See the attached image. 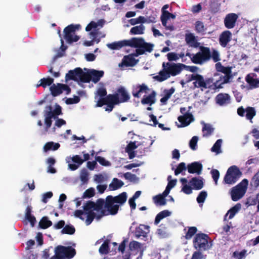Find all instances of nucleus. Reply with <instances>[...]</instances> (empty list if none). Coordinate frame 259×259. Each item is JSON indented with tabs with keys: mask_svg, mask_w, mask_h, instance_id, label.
Masks as SVG:
<instances>
[{
	"mask_svg": "<svg viewBox=\"0 0 259 259\" xmlns=\"http://www.w3.org/2000/svg\"><path fill=\"white\" fill-rule=\"evenodd\" d=\"M127 194L123 192L117 196L108 195L105 200L98 199L96 202L87 201L83 206V210L77 209L74 212V215L84 221L83 215H87L85 224L90 225L94 219L100 220L102 217L108 215H114L118 213L119 207L125 203Z\"/></svg>",
	"mask_w": 259,
	"mask_h": 259,
	"instance_id": "obj_1",
	"label": "nucleus"
},
{
	"mask_svg": "<svg viewBox=\"0 0 259 259\" xmlns=\"http://www.w3.org/2000/svg\"><path fill=\"white\" fill-rule=\"evenodd\" d=\"M130 99V96L123 87H120L113 94H109L106 98L101 99L96 105L97 107H101L106 105L104 108L106 111L111 112L115 105L121 103L128 102Z\"/></svg>",
	"mask_w": 259,
	"mask_h": 259,
	"instance_id": "obj_2",
	"label": "nucleus"
},
{
	"mask_svg": "<svg viewBox=\"0 0 259 259\" xmlns=\"http://www.w3.org/2000/svg\"><path fill=\"white\" fill-rule=\"evenodd\" d=\"M103 71L92 70L89 73L84 72L82 69L78 67L74 70H70L65 75V80H72L81 82L89 83L92 80L94 83L98 82L103 76Z\"/></svg>",
	"mask_w": 259,
	"mask_h": 259,
	"instance_id": "obj_3",
	"label": "nucleus"
},
{
	"mask_svg": "<svg viewBox=\"0 0 259 259\" xmlns=\"http://www.w3.org/2000/svg\"><path fill=\"white\" fill-rule=\"evenodd\" d=\"M62 114L61 107L58 104L56 105L55 109L53 110L51 105L46 106L44 111V116L45 117V131L48 132L52 124V118L56 119L55 125L58 127L66 124L65 120L61 118H58V116Z\"/></svg>",
	"mask_w": 259,
	"mask_h": 259,
	"instance_id": "obj_4",
	"label": "nucleus"
},
{
	"mask_svg": "<svg viewBox=\"0 0 259 259\" xmlns=\"http://www.w3.org/2000/svg\"><path fill=\"white\" fill-rule=\"evenodd\" d=\"M162 67V69L159 72V74L153 77L155 80L159 82L167 79L170 76H175L180 74L183 68L186 67V65L180 63L163 62Z\"/></svg>",
	"mask_w": 259,
	"mask_h": 259,
	"instance_id": "obj_5",
	"label": "nucleus"
},
{
	"mask_svg": "<svg viewBox=\"0 0 259 259\" xmlns=\"http://www.w3.org/2000/svg\"><path fill=\"white\" fill-rule=\"evenodd\" d=\"M194 81L193 84L195 88H200L201 91L204 89H208L210 90H213L214 85H213V78H206L204 79V77L199 74H192L189 76L187 80V82ZM214 87H215L214 85Z\"/></svg>",
	"mask_w": 259,
	"mask_h": 259,
	"instance_id": "obj_6",
	"label": "nucleus"
},
{
	"mask_svg": "<svg viewBox=\"0 0 259 259\" xmlns=\"http://www.w3.org/2000/svg\"><path fill=\"white\" fill-rule=\"evenodd\" d=\"M154 47V44L145 42L144 39L142 37H133L131 38V47L136 48L135 54L136 57L143 55L146 52H152Z\"/></svg>",
	"mask_w": 259,
	"mask_h": 259,
	"instance_id": "obj_7",
	"label": "nucleus"
},
{
	"mask_svg": "<svg viewBox=\"0 0 259 259\" xmlns=\"http://www.w3.org/2000/svg\"><path fill=\"white\" fill-rule=\"evenodd\" d=\"M199 50L200 51L195 54L187 52L186 56L189 57L193 63L202 65L210 60L211 52L209 48L204 46L200 47Z\"/></svg>",
	"mask_w": 259,
	"mask_h": 259,
	"instance_id": "obj_8",
	"label": "nucleus"
},
{
	"mask_svg": "<svg viewBox=\"0 0 259 259\" xmlns=\"http://www.w3.org/2000/svg\"><path fill=\"white\" fill-rule=\"evenodd\" d=\"M212 240L209 236L204 233L196 234L193 241L194 247L199 251L209 249L211 246Z\"/></svg>",
	"mask_w": 259,
	"mask_h": 259,
	"instance_id": "obj_9",
	"label": "nucleus"
},
{
	"mask_svg": "<svg viewBox=\"0 0 259 259\" xmlns=\"http://www.w3.org/2000/svg\"><path fill=\"white\" fill-rule=\"evenodd\" d=\"M76 253L75 249L71 246H57L55 249V255L51 259H70Z\"/></svg>",
	"mask_w": 259,
	"mask_h": 259,
	"instance_id": "obj_10",
	"label": "nucleus"
},
{
	"mask_svg": "<svg viewBox=\"0 0 259 259\" xmlns=\"http://www.w3.org/2000/svg\"><path fill=\"white\" fill-rule=\"evenodd\" d=\"M248 184V181L244 179L231 189L230 194L233 201H237L244 195L247 189Z\"/></svg>",
	"mask_w": 259,
	"mask_h": 259,
	"instance_id": "obj_11",
	"label": "nucleus"
},
{
	"mask_svg": "<svg viewBox=\"0 0 259 259\" xmlns=\"http://www.w3.org/2000/svg\"><path fill=\"white\" fill-rule=\"evenodd\" d=\"M80 27V25L79 24H70L64 29V38L68 44H71L77 41L79 39V36L75 35V32Z\"/></svg>",
	"mask_w": 259,
	"mask_h": 259,
	"instance_id": "obj_12",
	"label": "nucleus"
},
{
	"mask_svg": "<svg viewBox=\"0 0 259 259\" xmlns=\"http://www.w3.org/2000/svg\"><path fill=\"white\" fill-rule=\"evenodd\" d=\"M241 175L242 172L237 166H231L228 169L224 181L228 184H234Z\"/></svg>",
	"mask_w": 259,
	"mask_h": 259,
	"instance_id": "obj_13",
	"label": "nucleus"
},
{
	"mask_svg": "<svg viewBox=\"0 0 259 259\" xmlns=\"http://www.w3.org/2000/svg\"><path fill=\"white\" fill-rule=\"evenodd\" d=\"M232 77V75L230 74H224L220 76L219 78L214 81L213 79V85H215V88H213V91H216L218 90L223 88L222 85L227 83L229 82L230 79Z\"/></svg>",
	"mask_w": 259,
	"mask_h": 259,
	"instance_id": "obj_14",
	"label": "nucleus"
},
{
	"mask_svg": "<svg viewBox=\"0 0 259 259\" xmlns=\"http://www.w3.org/2000/svg\"><path fill=\"white\" fill-rule=\"evenodd\" d=\"M215 103L220 106H226L231 103V96L227 93H220L215 97Z\"/></svg>",
	"mask_w": 259,
	"mask_h": 259,
	"instance_id": "obj_15",
	"label": "nucleus"
},
{
	"mask_svg": "<svg viewBox=\"0 0 259 259\" xmlns=\"http://www.w3.org/2000/svg\"><path fill=\"white\" fill-rule=\"evenodd\" d=\"M150 90L148 87L145 83L142 84H138L136 87H134L132 90L133 96L137 98L140 97V94L142 93H147Z\"/></svg>",
	"mask_w": 259,
	"mask_h": 259,
	"instance_id": "obj_16",
	"label": "nucleus"
},
{
	"mask_svg": "<svg viewBox=\"0 0 259 259\" xmlns=\"http://www.w3.org/2000/svg\"><path fill=\"white\" fill-rule=\"evenodd\" d=\"M237 19L238 15L235 13L227 15L224 20L225 27L228 29L234 28Z\"/></svg>",
	"mask_w": 259,
	"mask_h": 259,
	"instance_id": "obj_17",
	"label": "nucleus"
},
{
	"mask_svg": "<svg viewBox=\"0 0 259 259\" xmlns=\"http://www.w3.org/2000/svg\"><path fill=\"white\" fill-rule=\"evenodd\" d=\"M185 41L187 45L190 47L199 48L200 43L199 42L193 33H186L185 36Z\"/></svg>",
	"mask_w": 259,
	"mask_h": 259,
	"instance_id": "obj_18",
	"label": "nucleus"
},
{
	"mask_svg": "<svg viewBox=\"0 0 259 259\" xmlns=\"http://www.w3.org/2000/svg\"><path fill=\"white\" fill-rule=\"evenodd\" d=\"M131 39L129 40H123L119 41H115L111 44H108L107 46L111 50H119L124 46L131 47Z\"/></svg>",
	"mask_w": 259,
	"mask_h": 259,
	"instance_id": "obj_19",
	"label": "nucleus"
},
{
	"mask_svg": "<svg viewBox=\"0 0 259 259\" xmlns=\"http://www.w3.org/2000/svg\"><path fill=\"white\" fill-rule=\"evenodd\" d=\"M178 119L181 123V126L185 127L188 126L191 122L193 121L194 118L191 113L186 112L183 115L180 116Z\"/></svg>",
	"mask_w": 259,
	"mask_h": 259,
	"instance_id": "obj_20",
	"label": "nucleus"
},
{
	"mask_svg": "<svg viewBox=\"0 0 259 259\" xmlns=\"http://www.w3.org/2000/svg\"><path fill=\"white\" fill-rule=\"evenodd\" d=\"M257 75L254 73H249L245 77L246 81L248 83L250 89H255L259 87V78H254Z\"/></svg>",
	"mask_w": 259,
	"mask_h": 259,
	"instance_id": "obj_21",
	"label": "nucleus"
},
{
	"mask_svg": "<svg viewBox=\"0 0 259 259\" xmlns=\"http://www.w3.org/2000/svg\"><path fill=\"white\" fill-rule=\"evenodd\" d=\"M149 226L145 225L140 224L136 227L135 235L137 238L140 237H146L149 232Z\"/></svg>",
	"mask_w": 259,
	"mask_h": 259,
	"instance_id": "obj_22",
	"label": "nucleus"
},
{
	"mask_svg": "<svg viewBox=\"0 0 259 259\" xmlns=\"http://www.w3.org/2000/svg\"><path fill=\"white\" fill-rule=\"evenodd\" d=\"M202 164L199 162H194L187 165L188 171L190 174L199 175L202 169Z\"/></svg>",
	"mask_w": 259,
	"mask_h": 259,
	"instance_id": "obj_23",
	"label": "nucleus"
},
{
	"mask_svg": "<svg viewBox=\"0 0 259 259\" xmlns=\"http://www.w3.org/2000/svg\"><path fill=\"white\" fill-rule=\"evenodd\" d=\"M231 32L229 30H226L222 33L220 36L219 42L223 47H226L231 39Z\"/></svg>",
	"mask_w": 259,
	"mask_h": 259,
	"instance_id": "obj_24",
	"label": "nucleus"
},
{
	"mask_svg": "<svg viewBox=\"0 0 259 259\" xmlns=\"http://www.w3.org/2000/svg\"><path fill=\"white\" fill-rule=\"evenodd\" d=\"M189 184L194 190H199L204 186L203 179L201 177H193L189 181Z\"/></svg>",
	"mask_w": 259,
	"mask_h": 259,
	"instance_id": "obj_25",
	"label": "nucleus"
},
{
	"mask_svg": "<svg viewBox=\"0 0 259 259\" xmlns=\"http://www.w3.org/2000/svg\"><path fill=\"white\" fill-rule=\"evenodd\" d=\"M156 95V92L153 91L149 95H144L141 100V103L143 105H149L151 106L155 103Z\"/></svg>",
	"mask_w": 259,
	"mask_h": 259,
	"instance_id": "obj_26",
	"label": "nucleus"
},
{
	"mask_svg": "<svg viewBox=\"0 0 259 259\" xmlns=\"http://www.w3.org/2000/svg\"><path fill=\"white\" fill-rule=\"evenodd\" d=\"M31 206L28 205L25 210V219L30 222L31 226L33 227L36 223V219L34 215H31Z\"/></svg>",
	"mask_w": 259,
	"mask_h": 259,
	"instance_id": "obj_27",
	"label": "nucleus"
},
{
	"mask_svg": "<svg viewBox=\"0 0 259 259\" xmlns=\"http://www.w3.org/2000/svg\"><path fill=\"white\" fill-rule=\"evenodd\" d=\"M137 63L136 59L130 55L125 56L123 57L121 64H119V66L122 65L125 66H134Z\"/></svg>",
	"mask_w": 259,
	"mask_h": 259,
	"instance_id": "obj_28",
	"label": "nucleus"
},
{
	"mask_svg": "<svg viewBox=\"0 0 259 259\" xmlns=\"http://www.w3.org/2000/svg\"><path fill=\"white\" fill-rule=\"evenodd\" d=\"M123 185L124 183L122 181L117 178H114L112 183L110 184L109 187L110 190L114 191L120 188Z\"/></svg>",
	"mask_w": 259,
	"mask_h": 259,
	"instance_id": "obj_29",
	"label": "nucleus"
},
{
	"mask_svg": "<svg viewBox=\"0 0 259 259\" xmlns=\"http://www.w3.org/2000/svg\"><path fill=\"white\" fill-rule=\"evenodd\" d=\"M171 214V212L168 210H164L159 212L156 216L154 224L157 225L159 223L160 221L163 219L169 216Z\"/></svg>",
	"mask_w": 259,
	"mask_h": 259,
	"instance_id": "obj_30",
	"label": "nucleus"
},
{
	"mask_svg": "<svg viewBox=\"0 0 259 259\" xmlns=\"http://www.w3.org/2000/svg\"><path fill=\"white\" fill-rule=\"evenodd\" d=\"M141 247L142 244L141 243L137 241H132L129 243L128 250L132 252L135 251V254H137L141 249Z\"/></svg>",
	"mask_w": 259,
	"mask_h": 259,
	"instance_id": "obj_31",
	"label": "nucleus"
},
{
	"mask_svg": "<svg viewBox=\"0 0 259 259\" xmlns=\"http://www.w3.org/2000/svg\"><path fill=\"white\" fill-rule=\"evenodd\" d=\"M241 205L238 203L235 205L233 207L231 208L226 214L225 217L229 214V219H232L236 213L241 209Z\"/></svg>",
	"mask_w": 259,
	"mask_h": 259,
	"instance_id": "obj_32",
	"label": "nucleus"
},
{
	"mask_svg": "<svg viewBox=\"0 0 259 259\" xmlns=\"http://www.w3.org/2000/svg\"><path fill=\"white\" fill-rule=\"evenodd\" d=\"M90 35L93 37V38L91 40L85 41L84 42V45L85 46L90 47L94 45L95 42H96L97 44L99 43L100 41V38H97L98 32L96 31H91L90 33Z\"/></svg>",
	"mask_w": 259,
	"mask_h": 259,
	"instance_id": "obj_33",
	"label": "nucleus"
},
{
	"mask_svg": "<svg viewBox=\"0 0 259 259\" xmlns=\"http://www.w3.org/2000/svg\"><path fill=\"white\" fill-rule=\"evenodd\" d=\"M220 4L218 0H210L209 3V11L211 14H215L220 11Z\"/></svg>",
	"mask_w": 259,
	"mask_h": 259,
	"instance_id": "obj_34",
	"label": "nucleus"
},
{
	"mask_svg": "<svg viewBox=\"0 0 259 259\" xmlns=\"http://www.w3.org/2000/svg\"><path fill=\"white\" fill-rule=\"evenodd\" d=\"M207 28L201 21H197L195 23V30L197 33L204 34Z\"/></svg>",
	"mask_w": 259,
	"mask_h": 259,
	"instance_id": "obj_35",
	"label": "nucleus"
},
{
	"mask_svg": "<svg viewBox=\"0 0 259 259\" xmlns=\"http://www.w3.org/2000/svg\"><path fill=\"white\" fill-rule=\"evenodd\" d=\"M215 68L218 71L221 72L224 74H231V68L229 67H225L220 62L215 64Z\"/></svg>",
	"mask_w": 259,
	"mask_h": 259,
	"instance_id": "obj_36",
	"label": "nucleus"
},
{
	"mask_svg": "<svg viewBox=\"0 0 259 259\" xmlns=\"http://www.w3.org/2000/svg\"><path fill=\"white\" fill-rule=\"evenodd\" d=\"M60 146V145L58 143H55L53 142H47L44 146V150L45 152L49 150H56Z\"/></svg>",
	"mask_w": 259,
	"mask_h": 259,
	"instance_id": "obj_37",
	"label": "nucleus"
},
{
	"mask_svg": "<svg viewBox=\"0 0 259 259\" xmlns=\"http://www.w3.org/2000/svg\"><path fill=\"white\" fill-rule=\"evenodd\" d=\"M247 255V250L246 249H243L240 251L236 250L232 253L231 257L235 259H244Z\"/></svg>",
	"mask_w": 259,
	"mask_h": 259,
	"instance_id": "obj_38",
	"label": "nucleus"
},
{
	"mask_svg": "<svg viewBox=\"0 0 259 259\" xmlns=\"http://www.w3.org/2000/svg\"><path fill=\"white\" fill-rule=\"evenodd\" d=\"M52 225V222L47 217H44L39 222V226L42 229H46Z\"/></svg>",
	"mask_w": 259,
	"mask_h": 259,
	"instance_id": "obj_39",
	"label": "nucleus"
},
{
	"mask_svg": "<svg viewBox=\"0 0 259 259\" xmlns=\"http://www.w3.org/2000/svg\"><path fill=\"white\" fill-rule=\"evenodd\" d=\"M104 23V20H100L98 21V22H95V21H91L85 27V30L87 31H90L93 29H96L97 28L98 26H101V27L103 26Z\"/></svg>",
	"mask_w": 259,
	"mask_h": 259,
	"instance_id": "obj_40",
	"label": "nucleus"
},
{
	"mask_svg": "<svg viewBox=\"0 0 259 259\" xmlns=\"http://www.w3.org/2000/svg\"><path fill=\"white\" fill-rule=\"evenodd\" d=\"M165 198L162 195L159 194L154 196L153 199L156 204L163 206L166 204V200Z\"/></svg>",
	"mask_w": 259,
	"mask_h": 259,
	"instance_id": "obj_41",
	"label": "nucleus"
},
{
	"mask_svg": "<svg viewBox=\"0 0 259 259\" xmlns=\"http://www.w3.org/2000/svg\"><path fill=\"white\" fill-rule=\"evenodd\" d=\"M145 26L141 24L132 27L130 30V33L132 34H142L144 33Z\"/></svg>",
	"mask_w": 259,
	"mask_h": 259,
	"instance_id": "obj_42",
	"label": "nucleus"
},
{
	"mask_svg": "<svg viewBox=\"0 0 259 259\" xmlns=\"http://www.w3.org/2000/svg\"><path fill=\"white\" fill-rule=\"evenodd\" d=\"M50 91L52 95L54 97L57 96L63 93L62 88L61 86L59 85V83H58L57 85H55V84H54L51 86L50 88Z\"/></svg>",
	"mask_w": 259,
	"mask_h": 259,
	"instance_id": "obj_43",
	"label": "nucleus"
},
{
	"mask_svg": "<svg viewBox=\"0 0 259 259\" xmlns=\"http://www.w3.org/2000/svg\"><path fill=\"white\" fill-rule=\"evenodd\" d=\"M39 81L40 82V83L39 84H37V87H38L41 86L45 88L47 86H49L53 83L54 79L49 77L48 78H43L41 79Z\"/></svg>",
	"mask_w": 259,
	"mask_h": 259,
	"instance_id": "obj_44",
	"label": "nucleus"
},
{
	"mask_svg": "<svg viewBox=\"0 0 259 259\" xmlns=\"http://www.w3.org/2000/svg\"><path fill=\"white\" fill-rule=\"evenodd\" d=\"M107 96V91L105 88H99L95 93V98H96L98 96L100 97V98L97 102V104L101 99L106 98Z\"/></svg>",
	"mask_w": 259,
	"mask_h": 259,
	"instance_id": "obj_45",
	"label": "nucleus"
},
{
	"mask_svg": "<svg viewBox=\"0 0 259 259\" xmlns=\"http://www.w3.org/2000/svg\"><path fill=\"white\" fill-rule=\"evenodd\" d=\"M75 228L72 225H68L65 226L61 231L62 234H66L69 235H72L75 233Z\"/></svg>",
	"mask_w": 259,
	"mask_h": 259,
	"instance_id": "obj_46",
	"label": "nucleus"
},
{
	"mask_svg": "<svg viewBox=\"0 0 259 259\" xmlns=\"http://www.w3.org/2000/svg\"><path fill=\"white\" fill-rule=\"evenodd\" d=\"M109 250V243L107 240L105 241L100 247L99 251L102 254H107Z\"/></svg>",
	"mask_w": 259,
	"mask_h": 259,
	"instance_id": "obj_47",
	"label": "nucleus"
},
{
	"mask_svg": "<svg viewBox=\"0 0 259 259\" xmlns=\"http://www.w3.org/2000/svg\"><path fill=\"white\" fill-rule=\"evenodd\" d=\"M197 229L196 227H189L188 230L186 233L185 238L187 239H190L197 232Z\"/></svg>",
	"mask_w": 259,
	"mask_h": 259,
	"instance_id": "obj_48",
	"label": "nucleus"
},
{
	"mask_svg": "<svg viewBox=\"0 0 259 259\" xmlns=\"http://www.w3.org/2000/svg\"><path fill=\"white\" fill-rule=\"evenodd\" d=\"M123 176L126 180H128L131 182L137 183L139 181V179L135 174H133L130 172L124 174Z\"/></svg>",
	"mask_w": 259,
	"mask_h": 259,
	"instance_id": "obj_49",
	"label": "nucleus"
},
{
	"mask_svg": "<svg viewBox=\"0 0 259 259\" xmlns=\"http://www.w3.org/2000/svg\"><path fill=\"white\" fill-rule=\"evenodd\" d=\"M146 22V19L143 16H139L137 18H132L129 20V23L132 25H135L139 23H144Z\"/></svg>",
	"mask_w": 259,
	"mask_h": 259,
	"instance_id": "obj_50",
	"label": "nucleus"
},
{
	"mask_svg": "<svg viewBox=\"0 0 259 259\" xmlns=\"http://www.w3.org/2000/svg\"><path fill=\"white\" fill-rule=\"evenodd\" d=\"M250 185L255 188L259 186V170L252 178Z\"/></svg>",
	"mask_w": 259,
	"mask_h": 259,
	"instance_id": "obj_51",
	"label": "nucleus"
},
{
	"mask_svg": "<svg viewBox=\"0 0 259 259\" xmlns=\"http://www.w3.org/2000/svg\"><path fill=\"white\" fill-rule=\"evenodd\" d=\"M222 143V139H218L211 148L212 152L219 154L221 152V147Z\"/></svg>",
	"mask_w": 259,
	"mask_h": 259,
	"instance_id": "obj_52",
	"label": "nucleus"
},
{
	"mask_svg": "<svg viewBox=\"0 0 259 259\" xmlns=\"http://www.w3.org/2000/svg\"><path fill=\"white\" fill-rule=\"evenodd\" d=\"M246 112V117L249 120H251L256 114L254 108L251 107H247Z\"/></svg>",
	"mask_w": 259,
	"mask_h": 259,
	"instance_id": "obj_53",
	"label": "nucleus"
},
{
	"mask_svg": "<svg viewBox=\"0 0 259 259\" xmlns=\"http://www.w3.org/2000/svg\"><path fill=\"white\" fill-rule=\"evenodd\" d=\"M207 193L206 191H201L199 193V195H198V196L196 198L197 202L199 204L203 203L205 201V200L207 197Z\"/></svg>",
	"mask_w": 259,
	"mask_h": 259,
	"instance_id": "obj_54",
	"label": "nucleus"
},
{
	"mask_svg": "<svg viewBox=\"0 0 259 259\" xmlns=\"http://www.w3.org/2000/svg\"><path fill=\"white\" fill-rule=\"evenodd\" d=\"M137 141L130 142L126 146L125 151V152H128V151H134L140 145V144H136Z\"/></svg>",
	"mask_w": 259,
	"mask_h": 259,
	"instance_id": "obj_55",
	"label": "nucleus"
},
{
	"mask_svg": "<svg viewBox=\"0 0 259 259\" xmlns=\"http://www.w3.org/2000/svg\"><path fill=\"white\" fill-rule=\"evenodd\" d=\"M198 137L197 136H193L189 142V147L192 150H196L197 148V142Z\"/></svg>",
	"mask_w": 259,
	"mask_h": 259,
	"instance_id": "obj_56",
	"label": "nucleus"
},
{
	"mask_svg": "<svg viewBox=\"0 0 259 259\" xmlns=\"http://www.w3.org/2000/svg\"><path fill=\"white\" fill-rule=\"evenodd\" d=\"M202 131L204 133L203 136H208L210 135L213 132V128L209 124H204Z\"/></svg>",
	"mask_w": 259,
	"mask_h": 259,
	"instance_id": "obj_57",
	"label": "nucleus"
},
{
	"mask_svg": "<svg viewBox=\"0 0 259 259\" xmlns=\"http://www.w3.org/2000/svg\"><path fill=\"white\" fill-rule=\"evenodd\" d=\"M95 159L103 166H108L111 165V163L109 161L106 160L104 157L101 156H96Z\"/></svg>",
	"mask_w": 259,
	"mask_h": 259,
	"instance_id": "obj_58",
	"label": "nucleus"
},
{
	"mask_svg": "<svg viewBox=\"0 0 259 259\" xmlns=\"http://www.w3.org/2000/svg\"><path fill=\"white\" fill-rule=\"evenodd\" d=\"M161 228L158 229L156 231L157 234L161 238H165L167 236L166 228L165 227H162V225L160 226Z\"/></svg>",
	"mask_w": 259,
	"mask_h": 259,
	"instance_id": "obj_59",
	"label": "nucleus"
},
{
	"mask_svg": "<svg viewBox=\"0 0 259 259\" xmlns=\"http://www.w3.org/2000/svg\"><path fill=\"white\" fill-rule=\"evenodd\" d=\"M89 173L85 168H83L80 172V179L83 183H86L88 181Z\"/></svg>",
	"mask_w": 259,
	"mask_h": 259,
	"instance_id": "obj_60",
	"label": "nucleus"
},
{
	"mask_svg": "<svg viewBox=\"0 0 259 259\" xmlns=\"http://www.w3.org/2000/svg\"><path fill=\"white\" fill-rule=\"evenodd\" d=\"M186 169V164L184 162H181L179 164L175 170V175L177 176L181 173L183 170Z\"/></svg>",
	"mask_w": 259,
	"mask_h": 259,
	"instance_id": "obj_61",
	"label": "nucleus"
},
{
	"mask_svg": "<svg viewBox=\"0 0 259 259\" xmlns=\"http://www.w3.org/2000/svg\"><path fill=\"white\" fill-rule=\"evenodd\" d=\"M95 194V189L93 188H90L85 191L83 193V197L84 198H91Z\"/></svg>",
	"mask_w": 259,
	"mask_h": 259,
	"instance_id": "obj_62",
	"label": "nucleus"
},
{
	"mask_svg": "<svg viewBox=\"0 0 259 259\" xmlns=\"http://www.w3.org/2000/svg\"><path fill=\"white\" fill-rule=\"evenodd\" d=\"M80 101V98L77 96H74L73 98H67L66 100V103L68 105L76 104Z\"/></svg>",
	"mask_w": 259,
	"mask_h": 259,
	"instance_id": "obj_63",
	"label": "nucleus"
},
{
	"mask_svg": "<svg viewBox=\"0 0 259 259\" xmlns=\"http://www.w3.org/2000/svg\"><path fill=\"white\" fill-rule=\"evenodd\" d=\"M210 173L213 181L215 182V183L217 185L220 175L219 171L216 169H212L211 170Z\"/></svg>",
	"mask_w": 259,
	"mask_h": 259,
	"instance_id": "obj_64",
	"label": "nucleus"
}]
</instances>
